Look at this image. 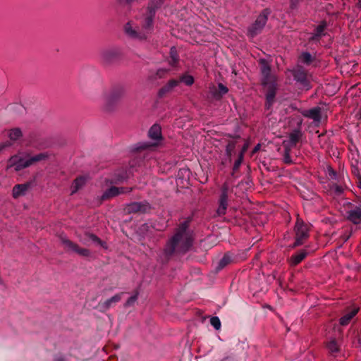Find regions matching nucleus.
<instances>
[{
  "label": "nucleus",
  "instance_id": "obj_1",
  "mask_svg": "<svg viewBox=\"0 0 361 361\" xmlns=\"http://www.w3.org/2000/svg\"><path fill=\"white\" fill-rule=\"evenodd\" d=\"M190 221H184L176 228L174 235L167 243L165 252L172 255L175 251L185 252L192 245L193 234L189 229Z\"/></svg>",
  "mask_w": 361,
  "mask_h": 361
},
{
  "label": "nucleus",
  "instance_id": "obj_2",
  "mask_svg": "<svg viewBox=\"0 0 361 361\" xmlns=\"http://www.w3.org/2000/svg\"><path fill=\"white\" fill-rule=\"evenodd\" d=\"M47 157V154L44 153H40L32 157L15 154L11 157L8 160L7 169L13 167L16 171H19Z\"/></svg>",
  "mask_w": 361,
  "mask_h": 361
},
{
  "label": "nucleus",
  "instance_id": "obj_3",
  "mask_svg": "<svg viewBox=\"0 0 361 361\" xmlns=\"http://www.w3.org/2000/svg\"><path fill=\"white\" fill-rule=\"evenodd\" d=\"M310 226L302 219L298 218L295 224L294 231L295 241L294 246L302 245L309 237Z\"/></svg>",
  "mask_w": 361,
  "mask_h": 361
},
{
  "label": "nucleus",
  "instance_id": "obj_4",
  "mask_svg": "<svg viewBox=\"0 0 361 361\" xmlns=\"http://www.w3.org/2000/svg\"><path fill=\"white\" fill-rule=\"evenodd\" d=\"M271 13V11L268 8L264 9L258 16L255 23L249 27L248 35L253 37L259 34L267 23L268 16Z\"/></svg>",
  "mask_w": 361,
  "mask_h": 361
},
{
  "label": "nucleus",
  "instance_id": "obj_5",
  "mask_svg": "<svg viewBox=\"0 0 361 361\" xmlns=\"http://www.w3.org/2000/svg\"><path fill=\"white\" fill-rule=\"evenodd\" d=\"M124 32L129 38L143 41L147 38V32L140 30L137 26H133L131 22H128L123 27Z\"/></svg>",
  "mask_w": 361,
  "mask_h": 361
},
{
  "label": "nucleus",
  "instance_id": "obj_6",
  "mask_svg": "<svg viewBox=\"0 0 361 361\" xmlns=\"http://www.w3.org/2000/svg\"><path fill=\"white\" fill-rule=\"evenodd\" d=\"M61 242L66 251H73L82 257H89L90 251L88 249L80 247L78 244L70 240L66 237H61Z\"/></svg>",
  "mask_w": 361,
  "mask_h": 361
},
{
  "label": "nucleus",
  "instance_id": "obj_7",
  "mask_svg": "<svg viewBox=\"0 0 361 361\" xmlns=\"http://www.w3.org/2000/svg\"><path fill=\"white\" fill-rule=\"evenodd\" d=\"M151 209L149 202H134L126 204L125 209L128 214L135 213H146Z\"/></svg>",
  "mask_w": 361,
  "mask_h": 361
},
{
  "label": "nucleus",
  "instance_id": "obj_8",
  "mask_svg": "<svg viewBox=\"0 0 361 361\" xmlns=\"http://www.w3.org/2000/svg\"><path fill=\"white\" fill-rule=\"evenodd\" d=\"M259 63L261 64V71L263 75L262 85H267L272 80H276V77L270 74L271 68L267 61L265 59H260Z\"/></svg>",
  "mask_w": 361,
  "mask_h": 361
},
{
  "label": "nucleus",
  "instance_id": "obj_9",
  "mask_svg": "<svg viewBox=\"0 0 361 361\" xmlns=\"http://www.w3.org/2000/svg\"><path fill=\"white\" fill-rule=\"evenodd\" d=\"M264 86L267 87V92L266 94V106L269 109L274 102L277 89L276 80H272L271 82Z\"/></svg>",
  "mask_w": 361,
  "mask_h": 361
},
{
  "label": "nucleus",
  "instance_id": "obj_10",
  "mask_svg": "<svg viewBox=\"0 0 361 361\" xmlns=\"http://www.w3.org/2000/svg\"><path fill=\"white\" fill-rule=\"evenodd\" d=\"M347 219L355 224L361 222V205L355 206L347 212Z\"/></svg>",
  "mask_w": 361,
  "mask_h": 361
},
{
  "label": "nucleus",
  "instance_id": "obj_11",
  "mask_svg": "<svg viewBox=\"0 0 361 361\" xmlns=\"http://www.w3.org/2000/svg\"><path fill=\"white\" fill-rule=\"evenodd\" d=\"M155 13L156 12L154 11L153 8L147 7V16H145L142 24V30L144 31H149L152 29L153 20Z\"/></svg>",
  "mask_w": 361,
  "mask_h": 361
},
{
  "label": "nucleus",
  "instance_id": "obj_12",
  "mask_svg": "<svg viewBox=\"0 0 361 361\" xmlns=\"http://www.w3.org/2000/svg\"><path fill=\"white\" fill-rule=\"evenodd\" d=\"M126 94V89L123 86H119L114 88L111 93L106 97V102L111 103L115 102L121 97H123Z\"/></svg>",
  "mask_w": 361,
  "mask_h": 361
},
{
  "label": "nucleus",
  "instance_id": "obj_13",
  "mask_svg": "<svg viewBox=\"0 0 361 361\" xmlns=\"http://www.w3.org/2000/svg\"><path fill=\"white\" fill-rule=\"evenodd\" d=\"M30 183L17 184L12 190V196L14 199H17L20 196L25 195L26 192L30 189Z\"/></svg>",
  "mask_w": 361,
  "mask_h": 361
},
{
  "label": "nucleus",
  "instance_id": "obj_14",
  "mask_svg": "<svg viewBox=\"0 0 361 361\" xmlns=\"http://www.w3.org/2000/svg\"><path fill=\"white\" fill-rule=\"evenodd\" d=\"M80 240L84 244L87 245L89 240L92 241L93 243L99 245L100 246L106 248V243L103 242L100 238H99L94 234L90 233H85V237L83 238H80Z\"/></svg>",
  "mask_w": 361,
  "mask_h": 361
},
{
  "label": "nucleus",
  "instance_id": "obj_15",
  "mask_svg": "<svg viewBox=\"0 0 361 361\" xmlns=\"http://www.w3.org/2000/svg\"><path fill=\"white\" fill-rule=\"evenodd\" d=\"M148 135L153 140L160 141L162 140L161 127L157 124L153 125L149 130Z\"/></svg>",
  "mask_w": 361,
  "mask_h": 361
},
{
  "label": "nucleus",
  "instance_id": "obj_16",
  "mask_svg": "<svg viewBox=\"0 0 361 361\" xmlns=\"http://www.w3.org/2000/svg\"><path fill=\"white\" fill-rule=\"evenodd\" d=\"M121 295L122 293H118L111 297V298L106 300L102 304H100L99 306L101 307V310L102 311H106L108 309H109L113 304L116 303L121 300Z\"/></svg>",
  "mask_w": 361,
  "mask_h": 361
},
{
  "label": "nucleus",
  "instance_id": "obj_17",
  "mask_svg": "<svg viewBox=\"0 0 361 361\" xmlns=\"http://www.w3.org/2000/svg\"><path fill=\"white\" fill-rule=\"evenodd\" d=\"M117 1L120 9L126 14H128L133 10V4L136 0H117Z\"/></svg>",
  "mask_w": 361,
  "mask_h": 361
},
{
  "label": "nucleus",
  "instance_id": "obj_18",
  "mask_svg": "<svg viewBox=\"0 0 361 361\" xmlns=\"http://www.w3.org/2000/svg\"><path fill=\"white\" fill-rule=\"evenodd\" d=\"M303 115L315 121H319L321 120V109L319 107L312 108L305 111Z\"/></svg>",
  "mask_w": 361,
  "mask_h": 361
},
{
  "label": "nucleus",
  "instance_id": "obj_19",
  "mask_svg": "<svg viewBox=\"0 0 361 361\" xmlns=\"http://www.w3.org/2000/svg\"><path fill=\"white\" fill-rule=\"evenodd\" d=\"M307 253L305 250H300L295 255H293L290 259V263L292 266H296L300 263L307 256Z\"/></svg>",
  "mask_w": 361,
  "mask_h": 361
},
{
  "label": "nucleus",
  "instance_id": "obj_20",
  "mask_svg": "<svg viewBox=\"0 0 361 361\" xmlns=\"http://www.w3.org/2000/svg\"><path fill=\"white\" fill-rule=\"evenodd\" d=\"M359 309L353 308L350 312L345 313L341 319L340 324L343 326H345L349 324L353 317L357 313Z\"/></svg>",
  "mask_w": 361,
  "mask_h": 361
},
{
  "label": "nucleus",
  "instance_id": "obj_21",
  "mask_svg": "<svg viewBox=\"0 0 361 361\" xmlns=\"http://www.w3.org/2000/svg\"><path fill=\"white\" fill-rule=\"evenodd\" d=\"M326 346L329 352L335 355L336 353L339 352L341 344L336 339L332 338L326 343Z\"/></svg>",
  "mask_w": 361,
  "mask_h": 361
},
{
  "label": "nucleus",
  "instance_id": "obj_22",
  "mask_svg": "<svg viewBox=\"0 0 361 361\" xmlns=\"http://www.w3.org/2000/svg\"><path fill=\"white\" fill-rule=\"evenodd\" d=\"M293 77L295 80L305 85L307 82V74L305 71L300 68L294 71Z\"/></svg>",
  "mask_w": 361,
  "mask_h": 361
},
{
  "label": "nucleus",
  "instance_id": "obj_23",
  "mask_svg": "<svg viewBox=\"0 0 361 361\" xmlns=\"http://www.w3.org/2000/svg\"><path fill=\"white\" fill-rule=\"evenodd\" d=\"M169 63L171 66H176V65L178 63L179 61V56L177 51V49L175 47H172L170 49V53H169Z\"/></svg>",
  "mask_w": 361,
  "mask_h": 361
},
{
  "label": "nucleus",
  "instance_id": "obj_24",
  "mask_svg": "<svg viewBox=\"0 0 361 361\" xmlns=\"http://www.w3.org/2000/svg\"><path fill=\"white\" fill-rule=\"evenodd\" d=\"M117 195H118V188L112 186L103 193L102 200H106Z\"/></svg>",
  "mask_w": 361,
  "mask_h": 361
},
{
  "label": "nucleus",
  "instance_id": "obj_25",
  "mask_svg": "<svg viewBox=\"0 0 361 361\" xmlns=\"http://www.w3.org/2000/svg\"><path fill=\"white\" fill-rule=\"evenodd\" d=\"M85 183L86 178L85 177L80 176L75 178L73 183V190L71 193L73 194L76 192L79 189L85 185Z\"/></svg>",
  "mask_w": 361,
  "mask_h": 361
},
{
  "label": "nucleus",
  "instance_id": "obj_26",
  "mask_svg": "<svg viewBox=\"0 0 361 361\" xmlns=\"http://www.w3.org/2000/svg\"><path fill=\"white\" fill-rule=\"evenodd\" d=\"M301 136V133L299 130H294L289 135V142H290V147L295 146L296 144L298 142Z\"/></svg>",
  "mask_w": 361,
  "mask_h": 361
},
{
  "label": "nucleus",
  "instance_id": "obj_27",
  "mask_svg": "<svg viewBox=\"0 0 361 361\" xmlns=\"http://www.w3.org/2000/svg\"><path fill=\"white\" fill-rule=\"evenodd\" d=\"M117 54L114 50H106L102 52V58L104 61L109 63L110 62L113 58L116 57Z\"/></svg>",
  "mask_w": 361,
  "mask_h": 361
},
{
  "label": "nucleus",
  "instance_id": "obj_28",
  "mask_svg": "<svg viewBox=\"0 0 361 361\" xmlns=\"http://www.w3.org/2000/svg\"><path fill=\"white\" fill-rule=\"evenodd\" d=\"M23 134L20 128H13L9 130L8 137L13 141H16L22 137Z\"/></svg>",
  "mask_w": 361,
  "mask_h": 361
},
{
  "label": "nucleus",
  "instance_id": "obj_29",
  "mask_svg": "<svg viewBox=\"0 0 361 361\" xmlns=\"http://www.w3.org/2000/svg\"><path fill=\"white\" fill-rule=\"evenodd\" d=\"M300 60L303 63L309 65L314 61V58L309 52H302L300 56Z\"/></svg>",
  "mask_w": 361,
  "mask_h": 361
},
{
  "label": "nucleus",
  "instance_id": "obj_30",
  "mask_svg": "<svg viewBox=\"0 0 361 361\" xmlns=\"http://www.w3.org/2000/svg\"><path fill=\"white\" fill-rule=\"evenodd\" d=\"M283 145H284V147H285L284 154H283V161L286 164H291L293 162L292 159H291V157H290V147H288L286 144V142H283Z\"/></svg>",
  "mask_w": 361,
  "mask_h": 361
},
{
  "label": "nucleus",
  "instance_id": "obj_31",
  "mask_svg": "<svg viewBox=\"0 0 361 361\" xmlns=\"http://www.w3.org/2000/svg\"><path fill=\"white\" fill-rule=\"evenodd\" d=\"M228 207V201L219 200V205L216 210L219 216L224 215Z\"/></svg>",
  "mask_w": 361,
  "mask_h": 361
},
{
  "label": "nucleus",
  "instance_id": "obj_32",
  "mask_svg": "<svg viewBox=\"0 0 361 361\" xmlns=\"http://www.w3.org/2000/svg\"><path fill=\"white\" fill-rule=\"evenodd\" d=\"M218 87L219 92H214L213 96L216 99H220L222 95L226 94L228 92V89L222 83H219Z\"/></svg>",
  "mask_w": 361,
  "mask_h": 361
},
{
  "label": "nucleus",
  "instance_id": "obj_33",
  "mask_svg": "<svg viewBox=\"0 0 361 361\" xmlns=\"http://www.w3.org/2000/svg\"><path fill=\"white\" fill-rule=\"evenodd\" d=\"M180 82L185 83L188 86H190L194 83V78L190 75H183L180 77Z\"/></svg>",
  "mask_w": 361,
  "mask_h": 361
},
{
  "label": "nucleus",
  "instance_id": "obj_34",
  "mask_svg": "<svg viewBox=\"0 0 361 361\" xmlns=\"http://www.w3.org/2000/svg\"><path fill=\"white\" fill-rule=\"evenodd\" d=\"M229 185L227 183L223 184L221 187V194L220 195L219 200L228 201V192Z\"/></svg>",
  "mask_w": 361,
  "mask_h": 361
},
{
  "label": "nucleus",
  "instance_id": "obj_35",
  "mask_svg": "<svg viewBox=\"0 0 361 361\" xmlns=\"http://www.w3.org/2000/svg\"><path fill=\"white\" fill-rule=\"evenodd\" d=\"M231 257L226 255L223 257V258L219 261L218 269H222L224 268L226 265H228L231 262Z\"/></svg>",
  "mask_w": 361,
  "mask_h": 361
},
{
  "label": "nucleus",
  "instance_id": "obj_36",
  "mask_svg": "<svg viewBox=\"0 0 361 361\" xmlns=\"http://www.w3.org/2000/svg\"><path fill=\"white\" fill-rule=\"evenodd\" d=\"M166 0H152L148 7L153 8L156 12L157 9L160 8Z\"/></svg>",
  "mask_w": 361,
  "mask_h": 361
},
{
  "label": "nucleus",
  "instance_id": "obj_37",
  "mask_svg": "<svg viewBox=\"0 0 361 361\" xmlns=\"http://www.w3.org/2000/svg\"><path fill=\"white\" fill-rule=\"evenodd\" d=\"M326 28V23H323L322 24L319 25L316 29L314 32L315 37H319L323 35V32Z\"/></svg>",
  "mask_w": 361,
  "mask_h": 361
},
{
  "label": "nucleus",
  "instance_id": "obj_38",
  "mask_svg": "<svg viewBox=\"0 0 361 361\" xmlns=\"http://www.w3.org/2000/svg\"><path fill=\"white\" fill-rule=\"evenodd\" d=\"M210 324L216 330L221 328V321L218 317H212L210 319Z\"/></svg>",
  "mask_w": 361,
  "mask_h": 361
},
{
  "label": "nucleus",
  "instance_id": "obj_39",
  "mask_svg": "<svg viewBox=\"0 0 361 361\" xmlns=\"http://www.w3.org/2000/svg\"><path fill=\"white\" fill-rule=\"evenodd\" d=\"M172 90V89L169 87L168 83H166L164 87H162L159 91V97H163L166 94L170 92Z\"/></svg>",
  "mask_w": 361,
  "mask_h": 361
},
{
  "label": "nucleus",
  "instance_id": "obj_40",
  "mask_svg": "<svg viewBox=\"0 0 361 361\" xmlns=\"http://www.w3.org/2000/svg\"><path fill=\"white\" fill-rule=\"evenodd\" d=\"M137 296H138V293H136L135 295L130 297L128 299V300L126 302L125 306L126 307H129V306L133 305L135 302V301L137 300Z\"/></svg>",
  "mask_w": 361,
  "mask_h": 361
},
{
  "label": "nucleus",
  "instance_id": "obj_41",
  "mask_svg": "<svg viewBox=\"0 0 361 361\" xmlns=\"http://www.w3.org/2000/svg\"><path fill=\"white\" fill-rule=\"evenodd\" d=\"M245 150V149H243V151L240 154L238 159L235 161L234 169H238L240 166L243 159V152Z\"/></svg>",
  "mask_w": 361,
  "mask_h": 361
},
{
  "label": "nucleus",
  "instance_id": "obj_42",
  "mask_svg": "<svg viewBox=\"0 0 361 361\" xmlns=\"http://www.w3.org/2000/svg\"><path fill=\"white\" fill-rule=\"evenodd\" d=\"M156 145H157V142L153 143V144L142 143V144H139V145L137 147V149H145L150 147H154Z\"/></svg>",
  "mask_w": 361,
  "mask_h": 361
},
{
  "label": "nucleus",
  "instance_id": "obj_43",
  "mask_svg": "<svg viewBox=\"0 0 361 361\" xmlns=\"http://www.w3.org/2000/svg\"><path fill=\"white\" fill-rule=\"evenodd\" d=\"M132 190H133V188L121 187V188H118V195L124 194V193H129Z\"/></svg>",
  "mask_w": 361,
  "mask_h": 361
},
{
  "label": "nucleus",
  "instance_id": "obj_44",
  "mask_svg": "<svg viewBox=\"0 0 361 361\" xmlns=\"http://www.w3.org/2000/svg\"><path fill=\"white\" fill-rule=\"evenodd\" d=\"M180 81L178 80H170L167 83L169 87L173 90L174 87H177L179 84Z\"/></svg>",
  "mask_w": 361,
  "mask_h": 361
},
{
  "label": "nucleus",
  "instance_id": "obj_45",
  "mask_svg": "<svg viewBox=\"0 0 361 361\" xmlns=\"http://www.w3.org/2000/svg\"><path fill=\"white\" fill-rule=\"evenodd\" d=\"M11 145V143L9 142H6L5 143L0 144V151L6 147H10Z\"/></svg>",
  "mask_w": 361,
  "mask_h": 361
},
{
  "label": "nucleus",
  "instance_id": "obj_46",
  "mask_svg": "<svg viewBox=\"0 0 361 361\" xmlns=\"http://www.w3.org/2000/svg\"><path fill=\"white\" fill-rule=\"evenodd\" d=\"M329 176H331V178H334L336 177V172L332 169H329Z\"/></svg>",
  "mask_w": 361,
  "mask_h": 361
},
{
  "label": "nucleus",
  "instance_id": "obj_47",
  "mask_svg": "<svg viewBox=\"0 0 361 361\" xmlns=\"http://www.w3.org/2000/svg\"><path fill=\"white\" fill-rule=\"evenodd\" d=\"M335 190H336V192L338 194H341V193L343 192V188H342V187H340V186L336 185V186H335Z\"/></svg>",
  "mask_w": 361,
  "mask_h": 361
},
{
  "label": "nucleus",
  "instance_id": "obj_48",
  "mask_svg": "<svg viewBox=\"0 0 361 361\" xmlns=\"http://www.w3.org/2000/svg\"><path fill=\"white\" fill-rule=\"evenodd\" d=\"M300 1V0H290L291 7L293 8L296 6V5L298 4Z\"/></svg>",
  "mask_w": 361,
  "mask_h": 361
},
{
  "label": "nucleus",
  "instance_id": "obj_49",
  "mask_svg": "<svg viewBox=\"0 0 361 361\" xmlns=\"http://www.w3.org/2000/svg\"><path fill=\"white\" fill-rule=\"evenodd\" d=\"M166 73V70H159L157 71V75H159V77H161Z\"/></svg>",
  "mask_w": 361,
  "mask_h": 361
},
{
  "label": "nucleus",
  "instance_id": "obj_50",
  "mask_svg": "<svg viewBox=\"0 0 361 361\" xmlns=\"http://www.w3.org/2000/svg\"><path fill=\"white\" fill-rule=\"evenodd\" d=\"M125 178H126V177H124V176H121V177H118V178H116V180H118V181H122V180H123Z\"/></svg>",
  "mask_w": 361,
  "mask_h": 361
},
{
  "label": "nucleus",
  "instance_id": "obj_51",
  "mask_svg": "<svg viewBox=\"0 0 361 361\" xmlns=\"http://www.w3.org/2000/svg\"><path fill=\"white\" fill-rule=\"evenodd\" d=\"M55 361H65L63 357H58L55 360Z\"/></svg>",
  "mask_w": 361,
  "mask_h": 361
},
{
  "label": "nucleus",
  "instance_id": "obj_52",
  "mask_svg": "<svg viewBox=\"0 0 361 361\" xmlns=\"http://www.w3.org/2000/svg\"><path fill=\"white\" fill-rule=\"evenodd\" d=\"M358 186L361 189V176L358 179Z\"/></svg>",
  "mask_w": 361,
  "mask_h": 361
},
{
  "label": "nucleus",
  "instance_id": "obj_53",
  "mask_svg": "<svg viewBox=\"0 0 361 361\" xmlns=\"http://www.w3.org/2000/svg\"><path fill=\"white\" fill-rule=\"evenodd\" d=\"M258 147H258V146H257V147L255 148V149H254V152H256V151L258 149Z\"/></svg>",
  "mask_w": 361,
  "mask_h": 361
},
{
  "label": "nucleus",
  "instance_id": "obj_54",
  "mask_svg": "<svg viewBox=\"0 0 361 361\" xmlns=\"http://www.w3.org/2000/svg\"><path fill=\"white\" fill-rule=\"evenodd\" d=\"M359 3H360V4H361V0H359Z\"/></svg>",
  "mask_w": 361,
  "mask_h": 361
}]
</instances>
